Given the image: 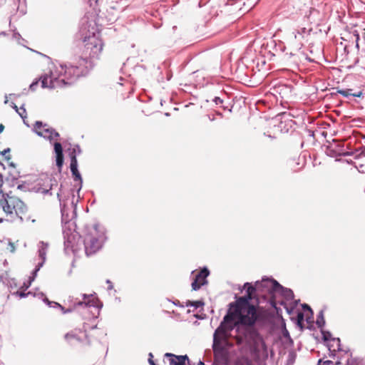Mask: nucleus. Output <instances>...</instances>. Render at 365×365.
I'll return each mask as SVG.
<instances>
[{
  "instance_id": "nucleus-14",
  "label": "nucleus",
  "mask_w": 365,
  "mask_h": 365,
  "mask_svg": "<svg viewBox=\"0 0 365 365\" xmlns=\"http://www.w3.org/2000/svg\"><path fill=\"white\" fill-rule=\"evenodd\" d=\"M71 164L70 168L73 176V180L77 182L74 187L76 188V191L78 193L82 187L83 180L81 175L78 170V161L76 156L73 154V152L70 153Z\"/></svg>"
},
{
  "instance_id": "nucleus-11",
  "label": "nucleus",
  "mask_w": 365,
  "mask_h": 365,
  "mask_svg": "<svg viewBox=\"0 0 365 365\" xmlns=\"http://www.w3.org/2000/svg\"><path fill=\"white\" fill-rule=\"evenodd\" d=\"M48 248V244L47 242H44L43 241H41L38 244V257H39V258L41 259V262H39L38 263V264L36 265V268L33 271L31 276L29 277V284L26 286V289H27L29 287V285L31 284V282L33 281H34V279H35V278H36V277L37 275V272L39 271L41 267L45 263L46 259V253H47Z\"/></svg>"
},
{
  "instance_id": "nucleus-10",
  "label": "nucleus",
  "mask_w": 365,
  "mask_h": 365,
  "mask_svg": "<svg viewBox=\"0 0 365 365\" xmlns=\"http://www.w3.org/2000/svg\"><path fill=\"white\" fill-rule=\"evenodd\" d=\"M33 130L40 137L48 140L51 143L59 137L58 132L47 124H43L41 121H36L34 125Z\"/></svg>"
},
{
  "instance_id": "nucleus-2",
  "label": "nucleus",
  "mask_w": 365,
  "mask_h": 365,
  "mask_svg": "<svg viewBox=\"0 0 365 365\" xmlns=\"http://www.w3.org/2000/svg\"><path fill=\"white\" fill-rule=\"evenodd\" d=\"M250 305L249 297H240L235 302L230 304V309L215 331L230 336V332L235 329L242 311Z\"/></svg>"
},
{
  "instance_id": "nucleus-23",
  "label": "nucleus",
  "mask_w": 365,
  "mask_h": 365,
  "mask_svg": "<svg viewBox=\"0 0 365 365\" xmlns=\"http://www.w3.org/2000/svg\"><path fill=\"white\" fill-rule=\"evenodd\" d=\"M61 187H62V185H61ZM57 197H58V201H59V204H60V207H61V212L62 213V215H64L66 212V207H67V204H66V200L64 199L63 196V192H62V189L61 187H60L58 189V192H57Z\"/></svg>"
},
{
  "instance_id": "nucleus-37",
  "label": "nucleus",
  "mask_w": 365,
  "mask_h": 365,
  "mask_svg": "<svg viewBox=\"0 0 365 365\" xmlns=\"http://www.w3.org/2000/svg\"><path fill=\"white\" fill-rule=\"evenodd\" d=\"M301 128L304 130H307V135L309 136H314V131L312 130L307 129V127L303 125L301 126Z\"/></svg>"
},
{
  "instance_id": "nucleus-3",
  "label": "nucleus",
  "mask_w": 365,
  "mask_h": 365,
  "mask_svg": "<svg viewBox=\"0 0 365 365\" xmlns=\"http://www.w3.org/2000/svg\"><path fill=\"white\" fill-rule=\"evenodd\" d=\"M3 183L2 175L0 173V205L7 215H12L15 214L19 218L20 222H22L24 221L23 216L28 210L27 206L19 197L9 193L4 194L1 190Z\"/></svg>"
},
{
  "instance_id": "nucleus-43",
  "label": "nucleus",
  "mask_w": 365,
  "mask_h": 365,
  "mask_svg": "<svg viewBox=\"0 0 365 365\" xmlns=\"http://www.w3.org/2000/svg\"><path fill=\"white\" fill-rule=\"evenodd\" d=\"M106 283H107V284H108V285H109V286H108V289H112L113 287V285H112L111 282H110L109 279H108V280L106 281Z\"/></svg>"
},
{
  "instance_id": "nucleus-17",
  "label": "nucleus",
  "mask_w": 365,
  "mask_h": 365,
  "mask_svg": "<svg viewBox=\"0 0 365 365\" xmlns=\"http://www.w3.org/2000/svg\"><path fill=\"white\" fill-rule=\"evenodd\" d=\"M210 272L207 268L202 269L199 272L195 277L193 282H192V288L193 290H198L202 285L205 284L207 281V277L209 275Z\"/></svg>"
},
{
  "instance_id": "nucleus-21",
  "label": "nucleus",
  "mask_w": 365,
  "mask_h": 365,
  "mask_svg": "<svg viewBox=\"0 0 365 365\" xmlns=\"http://www.w3.org/2000/svg\"><path fill=\"white\" fill-rule=\"evenodd\" d=\"M54 152L56 153V163L57 167L61 169L63 164V154L62 145L59 142H56L53 144Z\"/></svg>"
},
{
  "instance_id": "nucleus-38",
  "label": "nucleus",
  "mask_w": 365,
  "mask_h": 365,
  "mask_svg": "<svg viewBox=\"0 0 365 365\" xmlns=\"http://www.w3.org/2000/svg\"><path fill=\"white\" fill-rule=\"evenodd\" d=\"M9 249L10 250L11 252H14L15 251V246L14 245V243H12L11 242H9Z\"/></svg>"
},
{
  "instance_id": "nucleus-40",
  "label": "nucleus",
  "mask_w": 365,
  "mask_h": 365,
  "mask_svg": "<svg viewBox=\"0 0 365 365\" xmlns=\"http://www.w3.org/2000/svg\"><path fill=\"white\" fill-rule=\"evenodd\" d=\"M352 96L353 97H358V98L362 97L363 96V92L362 91H359V92H356V93H352Z\"/></svg>"
},
{
  "instance_id": "nucleus-15",
  "label": "nucleus",
  "mask_w": 365,
  "mask_h": 365,
  "mask_svg": "<svg viewBox=\"0 0 365 365\" xmlns=\"http://www.w3.org/2000/svg\"><path fill=\"white\" fill-rule=\"evenodd\" d=\"M267 279H263L260 282H257L255 286L248 282L245 283V287L247 288V294L243 297H249L250 301L252 299L254 293L255 292H259L261 293V296L267 298V290H266L265 287L262 284Z\"/></svg>"
},
{
  "instance_id": "nucleus-57",
  "label": "nucleus",
  "mask_w": 365,
  "mask_h": 365,
  "mask_svg": "<svg viewBox=\"0 0 365 365\" xmlns=\"http://www.w3.org/2000/svg\"><path fill=\"white\" fill-rule=\"evenodd\" d=\"M2 222V219L0 218V222Z\"/></svg>"
},
{
  "instance_id": "nucleus-55",
  "label": "nucleus",
  "mask_w": 365,
  "mask_h": 365,
  "mask_svg": "<svg viewBox=\"0 0 365 365\" xmlns=\"http://www.w3.org/2000/svg\"><path fill=\"white\" fill-rule=\"evenodd\" d=\"M298 304L300 303V299H298L297 300Z\"/></svg>"
},
{
  "instance_id": "nucleus-16",
  "label": "nucleus",
  "mask_w": 365,
  "mask_h": 365,
  "mask_svg": "<svg viewBox=\"0 0 365 365\" xmlns=\"http://www.w3.org/2000/svg\"><path fill=\"white\" fill-rule=\"evenodd\" d=\"M54 186H58L56 179L47 177L42 183L41 182H38L34 189L36 192L41 193L43 195H52L51 191L53 189Z\"/></svg>"
},
{
  "instance_id": "nucleus-31",
  "label": "nucleus",
  "mask_w": 365,
  "mask_h": 365,
  "mask_svg": "<svg viewBox=\"0 0 365 365\" xmlns=\"http://www.w3.org/2000/svg\"><path fill=\"white\" fill-rule=\"evenodd\" d=\"M19 109L20 110L17 113L19 114V115L21 117V118L24 119L25 118H26V109L24 108V105L21 106L19 108Z\"/></svg>"
},
{
  "instance_id": "nucleus-29",
  "label": "nucleus",
  "mask_w": 365,
  "mask_h": 365,
  "mask_svg": "<svg viewBox=\"0 0 365 365\" xmlns=\"http://www.w3.org/2000/svg\"><path fill=\"white\" fill-rule=\"evenodd\" d=\"M353 36L355 37V43H356V45H355V47L357 48V50L359 49V40H360V36H359V32L356 31V30H354L353 31Z\"/></svg>"
},
{
  "instance_id": "nucleus-12",
  "label": "nucleus",
  "mask_w": 365,
  "mask_h": 365,
  "mask_svg": "<svg viewBox=\"0 0 365 365\" xmlns=\"http://www.w3.org/2000/svg\"><path fill=\"white\" fill-rule=\"evenodd\" d=\"M246 309V314H242L236 323L237 324H240L245 326L252 327L255 325L258 319L257 311L256 307L250 304Z\"/></svg>"
},
{
  "instance_id": "nucleus-6",
  "label": "nucleus",
  "mask_w": 365,
  "mask_h": 365,
  "mask_svg": "<svg viewBox=\"0 0 365 365\" xmlns=\"http://www.w3.org/2000/svg\"><path fill=\"white\" fill-rule=\"evenodd\" d=\"M105 240V232L103 230H99L98 225L87 228L86 233L83 237L86 255L90 256L97 252L102 247Z\"/></svg>"
},
{
  "instance_id": "nucleus-41",
  "label": "nucleus",
  "mask_w": 365,
  "mask_h": 365,
  "mask_svg": "<svg viewBox=\"0 0 365 365\" xmlns=\"http://www.w3.org/2000/svg\"><path fill=\"white\" fill-rule=\"evenodd\" d=\"M153 354L151 353L149 354V359H148V361H149V364L150 365H156L154 362V361L153 360Z\"/></svg>"
},
{
  "instance_id": "nucleus-39",
  "label": "nucleus",
  "mask_w": 365,
  "mask_h": 365,
  "mask_svg": "<svg viewBox=\"0 0 365 365\" xmlns=\"http://www.w3.org/2000/svg\"><path fill=\"white\" fill-rule=\"evenodd\" d=\"M213 101L216 105L220 104L223 102V101L220 97H215Z\"/></svg>"
},
{
  "instance_id": "nucleus-53",
  "label": "nucleus",
  "mask_w": 365,
  "mask_h": 365,
  "mask_svg": "<svg viewBox=\"0 0 365 365\" xmlns=\"http://www.w3.org/2000/svg\"><path fill=\"white\" fill-rule=\"evenodd\" d=\"M300 349H301L300 346L298 345V348H297L298 351L300 350Z\"/></svg>"
},
{
  "instance_id": "nucleus-9",
  "label": "nucleus",
  "mask_w": 365,
  "mask_h": 365,
  "mask_svg": "<svg viewBox=\"0 0 365 365\" xmlns=\"http://www.w3.org/2000/svg\"><path fill=\"white\" fill-rule=\"evenodd\" d=\"M328 154L332 157L337 156H351L354 155L355 158L365 157V146H362L359 149L354 151H345L344 144L337 140H333V144L328 147Z\"/></svg>"
},
{
  "instance_id": "nucleus-18",
  "label": "nucleus",
  "mask_w": 365,
  "mask_h": 365,
  "mask_svg": "<svg viewBox=\"0 0 365 365\" xmlns=\"http://www.w3.org/2000/svg\"><path fill=\"white\" fill-rule=\"evenodd\" d=\"M320 332L322 336V340L324 341V342L326 343V345L328 347L329 351L330 352L336 351L335 349L331 350V346L329 344V341H330L336 342V345H337L336 351H342L341 345V340L339 338L332 337L331 333L329 331L324 330V328L320 329Z\"/></svg>"
},
{
  "instance_id": "nucleus-30",
  "label": "nucleus",
  "mask_w": 365,
  "mask_h": 365,
  "mask_svg": "<svg viewBox=\"0 0 365 365\" xmlns=\"http://www.w3.org/2000/svg\"><path fill=\"white\" fill-rule=\"evenodd\" d=\"M64 246H65V250H67L68 249H72V250L74 252V250H73V245H72V242L70 240V237H68L66 240H65L64 241Z\"/></svg>"
},
{
  "instance_id": "nucleus-26",
  "label": "nucleus",
  "mask_w": 365,
  "mask_h": 365,
  "mask_svg": "<svg viewBox=\"0 0 365 365\" xmlns=\"http://www.w3.org/2000/svg\"><path fill=\"white\" fill-rule=\"evenodd\" d=\"M352 90L350 88L338 90L337 93L342 95L345 98H349L352 96Z\"/></svg>"
},
{
  "instance_id": "nucleus-4",
  "label": "nucleus",
  "mask_w": 365,
  "mask_h": 365,
  "mask_svg": "<svg viewBox=\"0 0 365 365\" xmlns=\"http://www.w3.org/2000/svg\"><path fill=\"white\" fill-rule=\"evenodd\" d=\"M230 336L214 332L212 350L214 354V361L212 365H230V352L229 347L231 344L229 341Z\"/></svg>"
},
{
  "instance_id": "nucleus-22",
  "label": "nucleus",
  "mask_w": 365,
  "mask_h": 365,
  "mask_svg": "<svg viewBox=\"0 0 365 365\" xmlns=\"http://www.w3.org/2000/svg\"><path fill=\"white\" fill-rule=\"evenodd\" d=\"M66 340L71 344L74 345L81 341V337L76 334V331H72L65 335Z\"/></svg>"
},
{
  "instance_id": "nucleus-46",
  "label": "nucleus",
  "mask_w": 365,
  "mask_h": 365,
  "mask_svg": "<svg viewBox=\"0 0 365 365\" xmlns=\"http://www.w3.org/2000/svg\"><path fill=\"white\" fill-rule=\"evenodd\" d=\"M344 52L348 54L349 53V50H348V46L347 45H345L344 48Z\"/></svg>"
},
{
  "instance_id": "nucleus-7",
  "label": "nucleus",
  "mask_w": 365,
  "mask_h": 365,
  "mask_svg": "<svg viewBox=\"0 0 365 365\" xmlns=\"http://www.w3.org/2000/svg\"><path fill=\"white\" fill-rule=\"evenodd\" d=\"M262 284L267 290V299L273 307H275L277 302L282 304V302L278 300L279 297H282L286 300L294 297V293L291 289L283 287L273 279H267Z\"/></svg>"
},
{
  "instance_id": "nucleus-47",
  "label": "nucleus",
  "mask_w": 365,
  "mask_h": 365,
  "mask_svg": "<svg viewBox=\"0 0 365 365\" xmlns=\"http://www.w3.org/2000/svg\"><path fill=\"white\" fill-rule=\"evenodd\" d=\"M4 126L2 124H0V133L3 131Z\"/></svg>"
},
{
  "instance_id": "nucleus-20",
  "label": "nucleus",
  "mask_w": 365,
  "mask_h": 365,
  "mask_svg": "<svg viewBox=\"0 0 365 365\" xmlns=\"http://www.w3.org/2000/svg\"><path fill=\"white\" fill-rule=\"evenodd\" d=\"M83 300L78 301L77 302L74 303V306H80V307H98V299L94 297L92 294L91 295H87L86 294H83Z\"/></svg>"
},
{
  "instance_id": "nucleus-24",
  "label": "nucleus",
  "mask_w": 365,
  "mask_h": 365,
  "mask_svg": "<svg viewBox=\"0 0 365 365\" xmlns=\"http://www.w3.org/2000/svg\"><path fill=\"white\" fill-rule=\"evenodd\" d=\"M315 324L319 329L324 328V327L325 326L326 322L324 319L323 309L320 310L319 312V313L317 314V320L315 322Z\"/></svg>"
},
{
  "instance_id": "nucleus-58",
  "label": "nucleus",
  "mask_w": 365,
  "mask_h": 365,
  "mask_svg": "<svg viewBox=\"0 0 365 365\" xmlns=\"http://www.w3.org/2000/svg\"><path fill=\"white\" fill-rule=\"evenodd\" d=\"M364 34H365V29H364Z\"/></svg>"
},
{
  "instance_id": "nucleus-19",
  "label": "nucleus",
  "mask_w": 365,
  "mask_h": 365,
  "mask_svg": "<svg viewBox=\"0 0 365 365\" xmlns=\"http://www.w3.org/2000/svg\"><path fill=\"white\" fill-rule=\"evenodd\" d=\"M187 360H188L187 355L177 356L171 353H166L163 361L164 363L168 361L170 365H185Z\"/></svg>"
},
{
  "instance_id": "nucleus-49",
  "label": "nucleus",
  "mask_w": 365,
  "mask_h": 365,
  "mask_svg": "<svg viewBox=\"0 0 365 365\" xmlns=\"http://www.w3.org/2000/svg\"><path fill=\"white\" fill-rule=\"evenodd\" d=\"M292 320L293 321V322L297 324V318H294V317H292Z\"/></svg>"
},
{
  "instance_id": "nucleus-56",
  "label": "nucleus",
  "mask_w": 365,
  "mask_h": 365,
  "mask_svg": "<svg viewBox=\"0 0 365 365\" xmlns=\"http://www.w3.org/2000/svg\"><path fill=\"white\" fill-rule=\"evenodd\" d=\"M330 356H335V354H330Z\"/></svg>"
},
{
  "instance_id": "nucleus-8",
  "label": "nucleus",
  "mask_w": 365,
  "mask_h": 365,
  "mask_svg": "<svg viewBox=\"0 0 365 365\" xmlns=\"http://www.w3.org/2000/svg\"><path fill=\"white\" fill-rule=\"evenodd\" d=\"M85 52L91 58H97L101 54L103 43L99 32H93L92 35L86 36L83 39Z\"/></svg>"
},
{
  "instance_id": "nucleus-44",
  "label": "nucleus",
  "mask_w": 365,
  "mask_h": 365,
  "mask_svg": "<svg viewBox=\"0 0 365 365\" xmlns=\"http://www.w3.org/2000/svg\"><path fill=\"white\" fill-rule=\"evenodd\" d=\"M10 152V149L9 148H6L4 150H3L1 154L3 155H5L6 154H7L8 153Z\"/></svg>"
},
{
  "instance_id": "nucleus-48",
  "label": "nucleus",
  "mask_w": 365,
  "mask_h": 365,
  "mask_svg": "<svg viewBox=\"0 0 365 365\" xmlns=\"http://www.w3.org/2000/svg\"><path fill=\"white\" fill-rule=\"evenodd\" d=\"M301 157H302V155H300L298 157V160H300V158H301ZM302 158H304V160H305V159H306V155H304L302 156Z\"/></svg>"
},
{
  "instance_id": "nucleus-13",
  "label": "nucleus",
  "mask_w": 365,
  "mask_h": 365,
  "mask_svg": "<svg viewBox=\"0 0 365 365\" xmlns=\"http://www.w3.org/2000/svg\"><path fill=\"white\" fill-rule=\"evenodd\" d=\"M302 309H298V329L303 331L305 329L304 319L313 318L314 312L311 307L306 304H300Z\"/></svg>"
},
{
  "instance_id": "nucleus-1",
  "label": "nucleus",
  "mask_w": 365,
  "mask_h": 365,
  "mask_svg": "<svg viewBox=\"0 0 365 365\" xmlns=\"http://www.w3.org/2000/svg\"><path fill=\"white\" fill-rule=\"evenodd\" d=\"M87 60L80 58L77 63L59 64L53 66L48 73L41 76L39 81L43 88H57L65 86L71 85L78 77L84 75L86 72Z\"/></svg>"
},
{
  "instance_id": "nucleus-33",
  "label": "nucleus",
  "mask_w": 365,
  "mask_h": 365,
  "mask_svg": "<svg viewBox=\"0 0 365 365\" xmlns=\"http://www.w3.org/2000/svg\"><path fill=\"white\" fill-rule=\"evenodd\" d=\"M312 31V29H309L307 31V29L306 28H302V34H300L302 35V37L304 38V35H306V36L307 37L308 36L310 35V32Z\"/></svg>"
},
{
  "instance_id": "nucleus-36",
  "label": "nucleus",
  "mask_w": 365,
  "mask_h": 365,
  "mask_svg": "<svg viewBox=\"0 0 365 365\" xmlns=\"http://www.w3.org/2000/svg\"><path fill=\"white\" fill-rule=\"evenodd\" d=\"M38 84V80H36V81H34V82L30 85V86H29V89H30L31 91H34L36 90V87H37Z\"/></svg>"
},
{
  "instance_id": "nucleus-28",
  "label": "nucleus",
  "mask_w": 365,
  "mask_h": 365,
  "mask_svg": "<svg viewBox=\"0 0 365 365\" xmlns=\"http://www.w3.org/2000/svg\"><path fill=\"white\" fill-rule=\"evenodd\" d=\"M304 322H306L307 324V327H305V329H308L309 330L315 329L314 321L313 318H311L309 320H307V319H304Z\"/></svg>"
},
{
  "instance_id": "nucleus-25",
  "label": "nucleus",
  "mask_w": 365,
  "mask_h": 365,
  "mask_svg": "<svg viewBox=\"0 0 365 365\" xmlns=\"http://www.w3.org/2000/svg\"><path fill=\"white\" fill-rule=\"evenodd\" d=\"M43 301L50 307H51V304H53V307H59L64 314L71 312L72 311L71 309H65L64 307H62L60 304L55 302H50L47 298H45Z\"/></svg>"
},
{
  "instance_id": "nucleus-32",
  "label": "nucleus",
  "mask_w": 365,
  "mask_h": 365,
  "mask_svg": "<svg viewBox=\"0 0 365 365\" xmlns=\"http://www.w3.org/2000/svg\"><path fill=\"white\" fill-rule=\"evenodd\" d=\"M317 365H333V361L330 360L324 361L320 359L318 360Z\"/></svg>"
},
{
  "instance_id": "nucleus-27",
  "label": "nucleus",
  "mask_w": 365,
  "mask_h": 365,
  "mask_svg": "<svg viewBox=\"0 0 365 365\" xmlns=\"http://www.w3.org/2000/svg\"><path fill=\"white\" fill-rule=\"evenodd\" d=\"M203 304H204V303L202 301H194V302L187 301L186 303L187 307L192 306V307H194L195 309H197V308L202 307Z\"/></svg>"
},
{
  "instance_id": "nucleus-34",
  "label": "nucleus",
  "mask_w": 365,
  "mask_h": 365,
  "mask_svg": "<svg viewBox=\"0 0 365 365\" xmlns=\"http://www.w3.org/2000/svg\"><path fill=\"white\" fill-rule=\"evenodd\" d=\"M71 152H73V154L76 156V153L78 154L81 153V148L78 145H74V147L72 148Z\"/></svg>"
},
{
  "instance_id": "nucleus-50",
  "label": "nucleus",
  "mask_w": 365,
  "mask_h": 365,
  "mask_svg": "<svg viewBox=\"0 0 365 365\" xmlns=\"http://www.w3.org/2000/svg\"><path fill=\"white\" fill-rule=\"evenodd\" d=\"M302 56H303L306 59H308V58L307 57V56L305 55V53H304V52H302ZM309 61H311V60H310V58H309Z\"/></svg>"
},
{
  "instance_id": "nucleus-45",
  "label": "nucleus",
  "mask_w": 365,
  "mask_h": 365,
  "mask_svg": "<svg viewBox=\"0 0 365 365\" xmlns=\"http://www.w3.org/2000/svg\"><path fill=\"white\" fill-rule=\"evenodd\" d=\"M74 197H75V196H74V195H73V199H72V201H71V206L72 207H76V203L74 202Z\"/></svg>"
},
{
  "instance_id": "nucleus-54",
  "label": "nucleus",
  "mask_w": 365,
  "mask_h": 365,
  "mask_svg": "<svg viewBox=\"0 0 365 365\" xmlns=\"http://www.w3.org/2000/svg\"><path fill=\"white\" fill-rule=\"evenodd\" d=\"M347 163H352V160H350V161H348V160H347Z\"/></svg>"
},
{
  "instance_id": "nucleus-52",
  "label": "nucleus",
  "mask_w": 365,
  "mask_h": 365,
  "mask_svg": "<svg viewBox=\"0 0 365 365\" xmlns=\"http://www.w3.org/2000/svg\"><path fill=\"white\" fill-rule=\"evenodd\" d=\"M78 332H79V334H83V335L86 337V334L85 333H83V332H82V331H79Z\"/></svg>"
},
{
  "instance_id": "nucleus-51",
  "label": "nucleus",
  "mask_w": 365,
  "mask_h": 365,
  "mask_svg": "<svg viewBox=\"0 0 365 365\" xmlns=\"http://www.w3.org/2000/svg\"><path fill=\"white\" fill-rule=\"evenodd\" d=\"M5 97H6V99H5L4 103H8L7 96H6Z\"/></svg>"
},
{
  "instance_id": "nucleus-5",
  "label": "nucleus",
  "mask_w": 365,
  "mask_h": 365,
  "mask_svg": "<svg viewBox=\"0 0 365 365\" xmlns=\"http://www.w3.org/2000/svg\"><path fill=\"white\" fill-rule=\"evenodd\" d=\"M290 113H282L271 120L269 126L271 130L264 133V135L271 138H276L277 134L293 133L295 130V121L292 118Z\"/></svg>"
},
{
  "instance_id": "nucleus-35",
  "label": "nucleus",
  "mask_w": 365,
  "mask_h": 365,
  "mask_svg": "<svg viewBox=\"0 0 365 365\" xmlns=\"http://www.w3.org/2000/svg\"><path fill=\"white\" fill-rule=\"evenodd\" d=\"M30 294V292H28V293H25L24 292H21V291H17L15 294L19 296L20 298H24L26 297L27 295H29Z\"/></svg>"
},
{
  "instance_id": "nucleus-42",
  "label": "nucleus",
  "mask_w": 365,
  "mask_h": 365,
  "mask_svg": "<svg viewBox=\"0 0 365 365\" xmlns=\"http://www.w3.org/2000/svg\"><path fill=\"white\" fill-rule=\"evenodd\" d=\"M11 107L16 111V112H19V110H20L18 106L14 103H11Z\"/></svg>"
}]
</instances>
